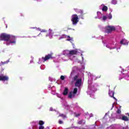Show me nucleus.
<instances>
[{
    "label": "nucleus",
    "mask_w": 129,
    "mask_h": 129,
    "mask_svg": "<svg viewBox=\"0 0 129 129\" xmlns=\"http://www.w3.org/2000/svg\"><path fill=\"white\" fill-rule=\"evenodd\" d=\"M77 91H78V89H77V88L74 89V91H73L74 94H76V93H77Z\"/></svg>",
    "instance_id": "18"
},
{
    "label": "nucleus",
    "mask_w": 129,
    "mask_h": 129,
    "mask_svg": "<svg viewBox=\"0 0 129 129\" xmlns=\"http://www.w3.org/2000/svg\"><path fill=\"white\" fill-rule=\"evenodd\" d=\"M58 123L59 124H62V123H63V121L59 120Z\"/></svg>",
    "instance_id": "29"
},
{
    "label": "nucleus",
    "mask_w": 129,
    "mask_h": 129,
    "mask_svg": "<svg viewBox=\"0 0 129 129\" xmlns=\"http://www.w3.org/2000/svg\"><path fill=\"white\" fill-rule=\"evenodd\" d=\"M67 52H69V51L68 50H67Z\"/></svg>",
    "instance_id": "35"
},
{
    "label": "nucleus",
    "mask_w": 129,
    "mask_h": 129,
    "mask_svg": "<svg viewBox=\"0 0 129 129\" xmlns=\"http://www.w3.org/2000/svg\"><path fill=\"white\" fill-rule=\"evenodd\" d=\"M7 46L10 45V43H7Z\"/></svg>",
    "instance_id": "32"
},
{
    "label": "nucleus",
    "mask_w": 129,
    "mask_h": 129,
    "mask_svg": "<svg viewBox=\"0 0 129 129\" xmlns=\"http://www.w3.org/2000/svg\"><path fill=\"white\" fill-rule=\"evenodd\" d=\"M10 38L11 35L10 34L2 33L0 35V39L1 41H6V42H9V41H10Z\"/></svg>",
    "instance_id": "1"
},
{
    "label": "nucleus",
    "mask_w": 129,
    "mask_h": 129,
    "mask_svg": "<svg viewBox=\"0 0 129 129\" xmlns=\"http://www.w3.org/2000/svg\"><path fill=\"white\" fill-rule=\"evenodd\" d=\"M67 38H68L67 41H72V39L69 36H67Z\"/></svg>",
    "instance_id": "22"
},
{
    "label": "nucleus",
    "mask_w": 129,
    "mask_h": 129,
    "mask_svg": "<svg viewBox=\"0 0 129 129\" xmlns=\"http://www.w3.org/2000/svg\"><path fill=\"white\" fill-rule=\"evenodd\" d=\"M44 123H45V122L43 121L40 120L39 121V124L40 126L43 125V124H44Z\"/></svg>",
    "instance_id": "20"
},
{
    "label": "nucleus",
    "mask_w": 129,
    "mask_h": 129,
    "mask_svg": "<svg viewBox=\"0 0 129 129\" xmlns=\"http://www.w3.org/2000/svg\"><path fill=\"white\" fill-rule=\"evenodd\" d=\"M76 117H78V116H80V114H77L76 115Z\"/></svg>",
    "instance_id": "31"
},
{
    "label": "nucleus",
    "mask_w": 129,
    "mask_h": 129,
    "mask_svg": "<svg viewBox=\"0 0 129 129\" xmlns=\"http://www.w3.org/2000/svg\"><path fill=\"white\" fill-rule=\"evenodd\" d=\"M82 122H83V120H81L78 121V123L79 124H82Z\"/></svg>",
    "instance_id": "25"
},
{
    "label": "nucleus",
    "mask_w": 129,
    "mask_h": 129,
    "mask_svg": "<svg viewBox=\"0 0 129 129\" xmlns=\"http://www.w3.org/2000/svg\"><path fill=\"white\" fill-rule=\"evenodd\" d=\"M125 40L124 39H122L120 41V44H122L123 45H128V43L126 42V43H125Z\"/></svg>",
    "instance_id": "13"
},
{
    "label": "nucleus",
    "mask_w": 129,
    "mask_h": 129,
    "mask_svg": "<svg viewBox=\"0 0 129 129\" xmlns=\"http://www.w3.org/2000/svg\"><path fill=\"white\" fill-rule=\"evenodd\" d=\"M111 4L112 5H116V4H117V1H116V0H112Z\"/></svg>",
    "instance_id": "19"
},
{
    "label": "nucleus",
    "mask_w": 129,
    "mask_h": 129,
    "mask_svg": "<svg viewBox=\"0 0 129 129\" xmlns=\"http://www.w3.org/2000/svg\"><path fill=\"white\" fill-rule=\"evenodd\" d=\"M8 80H9V77L0 76V81H8Z\"/></svg>",
    "instance_id": "8"
},
{
    "label": "nucleus",
    "mask_w": 129,
    "mask_h": 129,
    "mask_svg": "<svg viewBox=\"0 0 129 129\" xmlns=\"http://www.w3.org/2000/svg\"><path fill=\"white\" fill-rule=\"evenodd\" d=\"M66 38H67V35L63 34L59 37V40H61V39H66Z\"/></svg>",
    "instance_id": "15"
},
{
    "label": "nucleus",
    "mask_w": 129,
    "mask_h": 129,
    "mask_svg": "<svg viewBox=\"0 0 129 129\" xmlns=\"http://www.w3.org/2000/svg\"><path fill=\"white\" fill-rule=\"evenodd\" d=\"M8 62H9V60H8V62H7V61H6V63H8Z\"/></svg>",
    "instance_id": "34"
},
{
    "label": "nucleus",
    "mask_w": 129,
    "mask_h": 129,
    "mask_svg": "<svg viewBox=\"0 0 129 129\" xmlns=\"http://www.w3.org/2000/svg\"><path fill=\"white\" fill-rule=\"evenodd\" d=\"M106 19H107V18L106 17V16H103V21H105V20H106Z\"/></svg>",
    "instance_id": "27"
},
{
    "label": "nucleus",
    "mask_w": 129,
    "mask_h": 129,
    "mask_svg": "<svg viewBox=\"0 0 129 129\" xmlns=\"http://www.w3.org/2000/svg\"><path fill=\"white\" fill-rule=\"evenodd\" d=\"M9 41L10 44H16V36L10 35V38Z\"/></svg>",
    "instance_id": "7"
},
{
    "label": "nucleus",
    "mask_w": 129,
    "mask_h": 129,
    "mask_svg": "<svg viewBox=\"0 0 129 129\" xmlns=\"http://www.w3.org/2000/svg\"><path fill=\"white\" fill-rule=\"evenodd\" d=\"M59 116H60L61 117H62V118H66V117H67L66 116V115H65L64 114H60L59 115Z\"/></svg>",
    "instance_id": "17"
},
{
    "label": "nucleus",
    "mask_w": 129,
    "mask_h": 129,
    "mask_svg": "<svg viewBox=\"0 0 129 129\" xmlns=\"http://www.w3.org/2000/svg\"><path fill=\"white\" fill-rule=\"evenodd\" d=\"M107 10H108V8H107V6L104 5L102 9V11L103 12H107Z\"/></svg>",
    "instance_id": "12"
},
{
    "label": "nucleus",
    "mask_w": 129,
    "mask_h": 129,
    "mask_svg": "<svg viewBox=\"0 0 129 129\" xmlns=\"http://www.w3.org/2000/svg\"><path fill=\"white\" fill-rule=\"evenodd\" d=\"M105 31L107 34H110L113 31H115V27L113 26H108L105 28Z\"/></svg>",
    "instance_id": "3"
},
{
    "label": "nucleus",
    "mask_w": 129,
    "mask_h": 129,
    "mask_svg": "<svg viewBox=\"0 0 129 129\" xmlns=\"http://www.w3.org/2000/svg\"><path fill=\"white\" fill-rule=\"evenodd\" d=\"M120 79H122V78H121L120 79H119V80H120Z\"/></svg>",
    "instance_id": "33"
},
{
    "label": "nucleus",
    "mask_w": 129,
    "mask_h": 129,
    "mask_svg": "<svg viewBox=\"0 0 129 129\" xmlns=\"http://www.w3.org/2000/svg\"><path fill=\"white\" fill-rule=\"evenodd\" d=\"M122 120H124V121H127V120H128V118L125 116H123L122 117Z\"/></svg>",
    "instance_id": "14"
},
{
    "label": "nucleus",
    "mask_w": 129,
    "mask_h": 129,
    "mask_svg": "<svg viewBox=\"0 0 129 129\" xmlns=\"http://www.w3.org/2000/svg\"><path fill=\"white\" fill-rule=\"evenodd\" d=\"M108 94L110 97H113L114 99H116L115 97H114V92L113 91H109Z\"/></svg>",
    "instance_id": "10"
},
{
    "label": "nucleus",
    "mask_w": 129,
    "mask_h": 129,
    "mask_svg": "<svg viewBox=\"0 0 129 129\" xmlns=\"http://www.w3.org/2000/svg\"><path fill=\"white\" fill-rule=\"evenodd\" d=\"M62 94L63 95H67L68 94V88H66L63 91V92L62 93Z\"/></svg>",
    "instance_id": "11"
},
{
    "label": "nucleus",
    "mask_w": 129,
    "mask_h": 129,
    "mask_svg": "<svg viewBox=\"0 0 129 129\" xmlns=\"http://www.w3.org/2000/svg\"><path fill=\"white\" fill-rule=\"evenodd\" d=\"M78 78V76H75L74 77V81H76V80H77V79Z\"/></svg>",
    "instance_id": "26"
},
{
    "label": "nucleus",
    "mask_w": 129,
    "mask_h": 129,
    "mask_svg": "<svg viewBox=\"0 0 129 129\" xmlns=\"http://www.w3.org/2000/svg\"><path fill=\"white\" fill-rule=\"evenodd\" d=\"M60 80H65V77L64 76H60Z\"/></svg>",
    "instance_id": "24"
},
{
    "label": "nucleus",
    "mask_w": 129,
    "mask_h": 129,
    "mask_svg": "<svg viewBox=\"0 0 129 129\" xmlns=\"http://www.w3.org/2000/svg\"><path fill=\"white\" fill-rule=\"evenodd\" d=\"M71 21L72 22V24L74 26L77 25L78 22H79V18H78V15L76 14H74L72 16Z\"/></svg>",
    "instance_id": "2"
},
{
    "label": "nucleus",
    "mask_w": 129,
    "mask_h": 129,
    "mask_svg": "<svg viewBox=\"0 0 129 129\" xmlns=\"http://www.w3.org/2000/svg\"><path fill=\"white\" fill-rule=\"evenodd\" d=\"M81 84H82V79H80L76 81L75 83V86H76V87H78V88H80V87H81Z\"/></svg>",
    "instance_id": "5"
},
{
    "label": "nucleus",
    "mask_w": 129,
    "mask_h": 129,
    "mask_svg": "<svg viewBox=\"0 0 129 129\" xmlns=\"http://www.w3.org/2000/svg\"><path fill=\"white\" fill-rule=\"evenodd\" d=\"M108 19H109L110 20V19H112V15H111V13H110L109 14V16L108 17Z\"/></svg>",
    "instance_id": "23"
},
{
    "label": "nucleus",
    "mask_w": 129,
    "mask_h": 129,
    "mask_svg": "<svg viewBox=\"0 0 129 129\" xmlns=\"http://www.w3.org/2000/svg\"><path fill=\"white\" fill-rule=\"evenodd\" d=\"M45 127L43 125L39 126V129H44Z\"/></svg>",
    "instance_id": "28"
},
{
    "label": "nucleus",
    "mask_w": 129,
    "mask_h": 129,
    "mask_svg": "<svg viewBox=\"0 0 129 129\" xmlns=\"http://www.w3.org/2000/svg\"><path fill=\"white\" fill-rule=\"evenodd\" d=\"M80 13L81 15H83V11L80 10Z\"/></svg>",
    "instance_id": "30"
},
{
    "label": "nucleus",
    "mask_w": 129,
    "mask_h": 129,
    "mask_svg": "<svg viewBox=\"0 0 129 129\" xmlns=\"http://www.w3.org/2000/svg\"><path fill=\"white\" fill-rule=\"evenodd\" d=\"M53 53H48L47 55H46L45 57H42V60H43L44 62H46V61H48V60H50L51 59H54L53 57Z\"/></svg>",
    "instance_id": "4"
},
{
    "label": "nucleus",
    "mask_w": 129,
    "mask_h": 129,
    "mask_svg": "<svg viewBox=\"0 0 129 129\" xmlns=\"http://www.w3.org/2000/svg\"><path fill=\"white\" fill-rule=\"evenodd\" d=\"M73 95V92H70L68 95L69 98H72Z\"/></svg>",
    "instance_id": "16"
},
{
    "label": "nucleus",
    "mask_w": 129,
    "mask_h": 129,
    "mask_svg": "<svg viewBox=\"0 0 129 129\" xmlns=\"http://www.w3.org/2000/svg\"><path fill=\"white\" fill-rule=\"evenodd\" d=\"M41 32H42L43 33H47L46 35V37H48V36H51V35H53V34H54L53 30L50 29L48 31H47L45 29H42Z\"/></svg>",
    "instance_id": "6"
},
{
    "label": "nucleus",
    "mask_w": 129,
    "mask_h": 129,
    "mask_svg": "<svg viewBox=\"0 0 129 129\" xmlns=\"http://www.w3.org/2000/svg\"><path fill=\"white\" fill-rule=\"evenodd\" d=\"M116 113H117L118 114H120V113H121V110H120V109H117L116 111Z\"/></svg>",
    "instance_id": "21"
},
{
    "label": "nucleus",
    "mask_w": 129,
    "mask_h": 129,
    "mask_svg": "<svg viewBox=\"0 0 129 129\" xmlns=\"http://www.w3.org/2000/svg\"><path fill=\"white\" fill-rule=\"evenodd\" d=\"M77 53H78L77 50H72L69 51V53L67 55L68 56H69V55H77Z\"/></svg>",
    "instance_id": "9"
}]
</instances>
